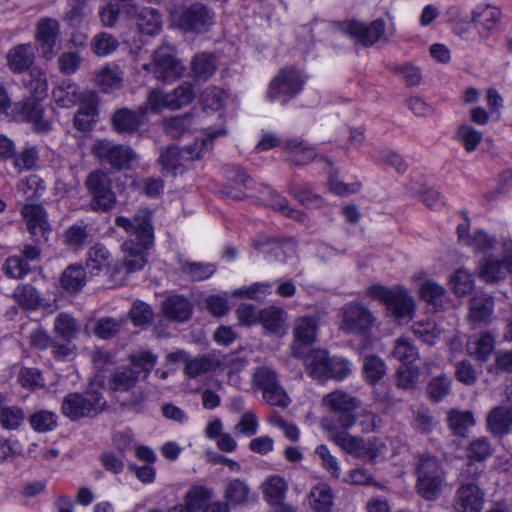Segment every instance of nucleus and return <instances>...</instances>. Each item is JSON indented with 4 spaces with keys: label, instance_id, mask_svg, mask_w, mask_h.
Masks as SVG:
<instances>
[{
    "label": "nucleus",
    "instance_id": "e433bc0d",
    "mask_svg": "<svg viewBox=\"0 0 512 512\" xmlns=\"http://www.w3.org/2000/svg\"><path fill=\"white\" fill-rule=\"evenodd\" d=\"M493 452V445L487 437L482 436L473 439L466 449V457L468 460L466 465L471 464L472 466H476L474 464L475 462L486 461L493 455Z\"/></svg>",
    "mask_w": 512,
    "mask_h": 512
},
{
    "label": "nucleus",
    "instance_id": "de8ad7c7",
    "mask_svg": "<svg viewBox=\"0 0 512 512\" xmlns=\"http://www.w3.org/2000/svg\"><path fill=\"white\" fill-rule=\"evenodd\" d=\"M124 324L123 318L102 317L95 321L93 333L100 339L109 340L117 336Z\"/></svg>",
    "mask_w": 512,
    "mask_h": 512
},
{
    "label": "nucleus",
    "instance_id": "4468645a",
    "mask_svg": "<svg viewBox=\"0 0 512 512\" xmlns=\"http://www.w3.org/2000/svg\"><path fill=\"white\" fill-rule=\"evenodd\" d=\"M60 35L58 20L49 17L40 18L36 23L35 43L41 57L51 60L57 53V42Z\"/></svg>",
    "mask_w": 512,
    "mask_h": 512
},
{
    "label": "nucleus",
    "instance_id": "423d86ee",
    "mask_svg": "<svg viewBox=\"0 0 512 512\" xmlns=\"http://www.w3.org/2000/svg\"><path fill=\"white\" fill-rule=\"evenodd\" d=\"M105 404L106 401L99 391L74 392L64 397L61 412L71 421H78L81 418L98 414L103 410Z\"/></svg>",
    "mask_w": 512,
    "mask_h": 512
},
{
    "label": "nucleus",
    "instance_id": "bf43d9fd",
    "mask_svg": "<svg viewBox=\"0 0 512 512\" xmlns=\"http://www.w3.org/2000/svg\"><path fill=\"white\" fill-rule=\"evenodd\" d=\"M266 205L298 222H304L306 219V215L303 212L290 208L287 199L279 195L276 191L269 192Z\"/></svg>",
    "mask_w": 512,
    "mask_h": 512
},
{
    "label": "nucleus",
    "instance_id": "ddd939ff",
    "mask_svg": "<svg viewBox=\"0 0 512 512\" xmlns=\"http://www.w3.org/2000/svg\"><path fill=\"white\" fill-rule=\"evenodd\" d=\"M91 152L99 161L107 163L117 170L128 167L135 158V153L130 147L108 139L96 141Z\"/></svg>",
    "mask_w": 512,
    "mask_h": 512
},
{
    "label": "nucleus",
    "instance_id": "bb28decb",
    "mask_svg": "<svg viewBox=\"0 0 512 512\" xmlns=\"http://www.w3.org/2000/svg\"><path fill=\"white\" fill-rule=\"evenodd\" d=\"M25 413L16 405H8L7 396L0 393V425L5 430H17L23 424Z\"/></svg>",
    "mask_w": 512,
    "mask_h": 512
},
{
    "label": "nucleus",
    "instance_id": "0e129e2a",
    "mask_svg": "<svg viewBox=\"0 0 512 512\" xmlns=\"http://www.w3.org/2000/svg\"><path fill=\"white\" fill-rule=\"evenodd\" d=\"M182 150L175 145L168 146L159 157V162L164 170L176 173L185 161Z\"/></svg>",
    "mask_w": 512,
    "mask_h": 512
},
{
    "label": "nucleus",
    "instance_id": "5701e85b",
    "mask_svg": "<svg viewBox=\"0 0 512 512\" xmlns=\"http://www.w3.org/2000/svg\"><path fill=\"white\" fill-rule=\"evenodd\" d=\"M35 55L30 43L18 44L7 54V65L13 73L30 71Z\"/></svg>",
    "mask_w": 512,
    "mask_h": 512
},
{
    "label": "nucleus",
    "instance_id": "052dcab7",
    "mask_svg": "<svg viewBox=\"0 0 512 512\" xmlns=\"http://www.w3.org/2000/svg\"><path fill=\"white\" fill-rule=\"evenodd\" d=\"M456 138L467 152H473L483 139V134L468 124H461L456 130Z\"/></svg>",
    "mask_w": 512,
    "mask_h": 512
},
{
    "label": "nucleus",
    "instance_id": "8fccbe9b",
    "mask_svg": "<svg viewBox=\"0 0 512 512\" xmlns=\"http://www.w3.org/2000/svg\"><path fill=\"white\" fill-rule=\"evenodd\" d=\"M286 490V482L279 476L270 477L263 485L264 496L271 505L282 504Z\"/></svg>",
    "mask_w": 512,
    "mask_h": 512
},
{
    "label": "nucleus",
    "instance_id": "f03ea898",
    "mask_svg": "<svg viewBox=\"0 0 512 512\" xmlns=\"http://www.w3.org/2000/svg\"><path fill=\"white\" fill-rule=\"evenodd\" d=\"M483 470L477 466L465 465L458 477V487L453 498L456 512H481L485 503V492L479 480Z\"/></svg>",
    "mask_w": 512,
    "mask_h": 512
},
{
    "label": "nucleus",
    "instance_id": "a211bd4d",
    "mask_svg": "<svg viewBox=\"0 0 512 512\" xmlns=\"http://www.w3.org/2000/svg\"><path fill=\"white\" fill-rule=\"evenodd\" d=\"M147 113L146 105H140L136 110L120 108L111 117L112 128L119 134L132 135L143 125Z\"/></svg>",
    "mask_w": 512,
    "mask_h": 512
},
{
    "label": "nucleus",
    "instance_id": "c03bdc74",
    "mask_svg": "<svg viewBox=\"0 0 512 512\" xmlns=\"http://www.w3.org/2000/svg\"><path fill=\"white\" fill-rule=\"evenodd\" d=\"M191 69L195 79L207 80L217 69L216 58L208 53H199L193 58Z\"/></svg>",
    "mask_w": 512,
    "mask_h": 512
},
{
    "label": "nucleus",
    "instance_id": "7c9ffc66",
    "mask_svg": "<svg viewBox=\"0 0 512 512\" xmlns=\"http://www.w3.org/2000/svg\"><path fill=\"white\" fill-rule=\"evenodd\" d=\"M318 319L314 316H301L295 319L293 335L297 342L312 344L317 335Z\"/></svg>",
    "mask_w": 512,
    "mask_h": 512
},
{
    "label": "nucleus",
    "instance_id": "2eb2a0df",
    "mask_svg": "<svg viewBox=\"0 0 512 512\" xmlns=\"http://www.w3.org/2000/svg\"><path fill=\"white\" fill-rule=\"evenodd\" d=\"M343 31L363 46H373L377 41H387L385 37L386 23L379 18L366 25L359 21H349L343 23Z\"/></svg>",
    "mask_w": 512,
    "mask_h": 512
},
{
    "label": "nucleus",
    "instance_id": "a18cd8bd",
    "mask_svg": "<svg viewBox=\"0 0 512 512\" xmlns=\"http://www.w3.org/2000/svg\"><path fill=\"white\" fill-rule=\"evenodd\" d=\"M31 428L38 433H46L54 430L58 425V416L50 410H38L28 417Z\"/></svg>",
    "mask_w": 512,
    "mask_h": 512
},
{
    "label": "nucleus",
    "instance_id": "69168bd1",
    "mask_svg": "<svg viewBox=\"0 0 512 512\" xmlns=\"http://www.w3.org/2000/svg\"><path fill=\"white\" fill-rule=\"evenodd\" d=\"M451 289L460 297L466 296L474 288V280L471 273L466 269H458L450 280Z\"/></svg>",
    "mask_w": 512,
    "mask_h": 512
},
{
    "label": "nucleus",
    "instance_id": "a878e982",
    "mask_svg": "<svg viewBox=\"0 0 512 512\" xmlns=\"http://www.w3.org/2000/svg\"><path fill=\"white\" fill-rule=\"evenodd\" d=\"M283 149L288 152L289 160L295 165H306L316 158L315 149L299 138L286 140Z\"/></svg>",
    "mask_w": 512,
    "mask_h": 512
},
{
    "label": "nucleus",
    "instance_id": "412c9836",
    "mask_svg": "<svg viewBox=\"0 0 512 512\" xmlns=\"http://www.w3.org/2000/svg\"><path fill=\"white\" fill-rule=\"evenodd\" d=\"M487 430L495 437L503 438L512 432V405L493 407L486 417Z\"/></svg>",
    "mask_w": 512,
    "mask_h": 512
},
{
    "label": "nucleus",
    "instance_id": "c85d7f7f",
    "mask_svg": "<svg viewBox=\"0 0 512 512\" xmlns=\"http://www.w3.org/2000/svg\"><path fill=\"white\" fill-rule=\"evenodd\" d=\"M495 349V337L489 332H484L479 336L470 337L467 342V351L469 355L477 360L485 362Z\"/></svg>",
    "mask_w": 512,
    "mask_h": 512
},
{
    "label": "nucleus",
    "instance_id": "72a5a7b5",
    "mask_svg": "<svg viewBox=\"0 0 512 512\" xmlns=\"http://www.w3.org/2000/svg\"><path fill=\"white\" fill-rule=\"evenodd\" d=\"M86 284V272L81 265H69L61 274L60 285L69 293L79 292Z\"/></svg>",
    "mask_w": 512,
    "mask_h": 512
},
{
    "label": "nucleus",
    "instance_id": "f8f14e48",
    "mask_svg": "<svg viewBox=\"0 0 512 512\" xmlns=\"http://www.w3.org/2000/svg\"><path fill=\"white\" fill-rule=\"evenodd\" d=\"M321 426L331 433L330 439L346 453L358 458L373 460L374 455L364 439L351 435L347 432L348 429L338 430L337 425L328 418L322 419Z\"/></svg>",
    "mask_w": 512,
    "mask_h": 512
},
{
    "label": "nucleus",
    "instance_id": "f257e3e1",
    "mask_svg": "<svg viewBox=\"0 0 512 512\" xmlns=\"http://www.w3.org/2000/svg\"><path fill=\"white\" fill-rule=\"evenodd\" d=\"M151 218V212L144 208L138 210L132 218L119 216L115 219V224L129 234V238L122 244L124 259L117 262L120 273L139 271L147 263V250L154 242Z\"/></svg>",
    "mask_w": 512,
    "mask_h": 512
},
{
    "label": "nucleus",
    "instance_id": "603ef678",
    "mask_svg": "<svg viewBox=\"0 0 512 512\" xmlns=\"http://www.w3.org/2000/svg\"><path fill=\"white\" fill-rule=\"evenodd\" d=\"M285 311L282 308L271 306L260 311V320L265 330L276 333L281 330L285 322Z\"/></svg>",
    "mask_w": 512,
    "mask_h": 512
},
{
    "label": "nucleus",
    "instance_id": "ea45409f",
    "mask_svg": "<svg viewBox=\"0 0 512 512\" xmlns=\"http://www.w3.org/2000/svg\"><path fill=\"white\" fill-rule=\"evenodd\" d=\"M507 272L504 259L499 260L492 257L484 258L479 268L480 278L487 283H493L503 279Z\"/></svg>",
    "mask_w": 512,
    "mask_h": 512
},
{
    "label": "nucleus",
    "instance_id": "4c0bfd02",
    "mask_svg": "<svg viewBox=\"0 0 512 512\" xmlns=\"http://www.w3.org/2000/svg\"><path fill=\"white\" fill-rule=\"evenodd\" d=\"M53 330L56 336L65 342H71L80 332V325L68 313H60L54 320Z\"/></svg>",
    "mask_w": 512,
    "mask_h": 512
},
{
    "label": "nucleus",
    "instance_id": "4be33fe9",
    "mask_svg": "<svg viewBox=\"0 0 512 512\" xmlns=\"http://www.w3.org/2000/svg\"><path fill=\"white\" fill-rule=\"evenodd\" d=\"M224 362L214 353L203 354L185 360L184 373L189 378H199L216 371Z\"/></svg>",
    "mask_w": 512,
    "mask_h": 512
},
{
    "label": "nucleus",
    "instance_id": "f3484780",
    "mask_svg": "<svg viewBox=\"0 0 512 512\" xmlns=\"http://www.w3.org/2000/svg\"><path fill=\"white\" fill-rule=\"evenodd\" d=\"M385 306L390 316L405 323L413 318L416 310L414 298L404 287H394Z\"/></svg>",
    "mask_w": 512,
    "mask_h": 512
},
{
    "label": "nucleus",
    "instance_id": "0eeeda50",
    "mask_svg": "<svg viewBox=\"0 0 512 512\" xmlns=\"http://www.w3.org/2000/svg\"><path fill=\"white\" fill-rule=\"evenodd\" d=\"M339 317V329L351 335L368 333L376 322V317L372 311L357 301L345 304L341 309Z\"/></svg>",
    "mask_w": 512,
    "mask_h": 512
},
{
    "label": "nucleus",
    "instance_id": "473e14b6",
    "mask_svg": "<svg viewBox=\"0 0 512 512\" xmlns=\"http://www.w3.org/2000/svg\"><path fill=\"white\" fill-rule=\"evenodd\" d=\"M330 357L325 350H314L307 358V372L313 379L324 381L329 379Z\"/></svg>",
    "mask_w": 512,
    "mask_h": 512
},
{
    "label": "nucleus",
    "instance_id": "393cba45",
    "mask_svg": "<svg viewBox=\"0 0 512 512\" xmlns=\"http://www.w3.org/2000/svg\"><path fill=\"white\" fill-rule=\"evenodd\" d=\"M40 100L27 99L20 104L19 116L33 124L34 128L40 132L50 130V122L43 117V108L39 104Z\"/></svg>",
    "mask_w": 512,
    "mask_h": 512
},
{
    "label": "nucleus",
    "instance_id": "3c124183",
    "mask_svg": "<svg viewBox=\"0 0 512 512\" xmlns=\"http://www.w3.org/2000/svg\"><path fill=\"white\" fill-rule=\"evenodd\" d=\"M29 79L24 80L25 86L30 90L32 99L42 100L47 95V79L46 75L37 67L30 69L28 73Z\"/></svg>",
    "mask_w": 512,
    "mask_h": 512
},
{
    "label": "nucleus",
    "instance_id": "79ce46f5",
    "mask_svg": "<svg viewBox=\"0 0 512 512\" xmlns=\"http://www.w3.org/2000/svg\"><path fill=\"white\" fill-rule=\"evenodd\" d=\"M196 126L194 116L187 113L181 116H174L163 122L164 131L172 138H179Z\"/></svg>",
    "mask_w": 512,
    "mask_h": 512
},
{
    "label": "nucleus",
    "instance_id": "774afa93",
    "mask_svg": "<svg viewBox=\"0 0 512 512\" xmlns=\"http://www.w3.org/2000/svg\"><path fill=\"white\" fill-rule=\"evenodd\" d=\"M118 40L109 33L97 34L91 41L92 51L98 56H107L117 50Z\"/></svg>",
    "mask_w": 512,
    "mask_h": 512
},
{
    "label": "nucleus",
    "instance_id": "e2e57ef3",
    "mask_svg": "<svg viewBox=\"0 0 512 512\" xmlns=\"http://www.w3.org/2000/svg\"><path fill=\"white\" fill-rule=\"evenodd\" d=\"M467 245L476 252L487 253L496 247L497 239L485 230L477 229L473 232L471 238H467Z\"/></svg>",
    "mask_w": 512,
    "mask_h": 512
},
{
    "label": "nucleus",
    "instance_id": "58836bf2",
    "mask_svg": "<svg viewBox=\"0 0 512 512\" xmlns=\"http://www.w3.org/2000/svg\"><path fill=\"white\" fill-rule=\"evenodd\" d=\"M448 424L452 433L465 437L469 429L475 425L474 414L471 411L453 409L448 413Z\"/></svg>",
    "mask_w": 512,
    "mask_h": 512
},
{
    "label": "nucleus",
    "instance_id": "5fc2aeb1",
    "mask_svg": "<svg viewBox=\"0 0 512 512\" xmlns=\"http://www.w3.org/2000/svg\"><path fill=\"white\" fill-rule=\"evenodd\" d=\"M249 493L250 489L245 481L233 479L227 484L224 496L231 505L238 506L248 502Z\"/></svg>",
    "mask_w": 512,
    "mask_h": 512
},
{
    "label": "nucleus",
    "instance_id": "6e6552de",
    "mask_svg": "<svg viewBox=\"0 0 512 512\" xmlns=\"http://www.w3.org/2000/svg\"><path fill=\"white\" fill-rule=\"evenodd\" d=\"M322 402L334 414L340 428L350 429L356 424V410L361 406V401L357 397L342 390H335L324 396Z\"/></svg>",
    "mask_w": 512,
    "mask_h": 512
},
{
    "label": "nucleus",
    "instance_id": "2f4dec72",
    "mask_svg": "<svg viewBox=\"0 0 512 512\" xmlns=\"http://www.w3.org/2000/svg\"><path fill=\"white\" fill-rule=\"evenodd\" d=\"M494 308L492 297L484 293L476 294L470 300L469 319L473 323L486 322Z\"/></svg>",
    "mask_w": 512,
    "mask_h": 512
},
{
    "label": "nucleus",
    "instance_id": "4d7b16f0",
    "mask_svg": "<svg viewBox=\"0 0 512 512\" xmlns=\"http://www.w3.org/2000/svg\"><path fill=\"white\" fill-rule=\"evenodd\" d=\"M168 93L170 97V101H168L170 104V110H177L190 104L195 97L193 85L188 82H183Z\"/></svg>",
    "mask_w": 512,
    "mask_h": 512
},
{
    "label": "nucleus",
    "instance_id": "9d476101",
    "mask_svg": "<svg viewBox=\"0 0 512 512\" xmlns=\"http://www.w3.org/2000/svg\"><path fill=\"white\" fill-rule=\"evenodd\" d=\"M255 385L262 391L263 398L273 406L287 407L290 398L279 381L277 372L269 366L258 367L253 375Z\"/></svg>",
    "mask_w": 512,
    "mask_h": 512
},
{
    "label": "nucleus",
    "instance_id": "39448f33",
    "mask_svg": "<svg viewBox=\"0 0 512 512\" xmlns=\"http://www.w3.org/2000/svg\"><path fill=\"white\" fill-rule=\"evenodd\" d=\"M171 22L185 32L205 33L215 22V13L207 5L197 2L171 12Z\"/></svg>",
    "mask_w": 512,
    "mask_h": 512
},
{
    "label": "nucleus",
    "instance_id": "cd10ccee",
    "mask_svg": "<svg viewBox=\"0 0 512 512\" xmlns=\"http://www.w3.org/2000/svg\"><path fill=\"white\" fill-rule=\"evenodd\" d=\"M226 134L224 128L211 129L209 128L206 134V138L196 139L192 144L181 149L183 155H185V161H192L203 157L204 152L211 148L212 142L215 138Z\"/></svg>",
    "mask_w": 512,
    "mask_h": 512
},
{
    "label": "nucleus",
    "instance_id": "dca6fc26",
    "mask_svg": "<svg viewBox=\"0 0 512 512\" xmlns=\"http://www.w3.org/2000/svg\"><path fill=\"white\" fill-rule=\"evenodd\" d=\"M471 17L478 38L485 41L496 32L502 19V12L495 6L480 4L472 9Z\"/></svg>",
    "mask_w": 512,
    "mask_h": 512
},
{
    "label": "nucleus",
    "instance_id": "f704fd0d",
    "mask_svg": "<svg viewBox=\"0 0 512 512\" xmlns=\"http://www.w3.org/2000/svg\"><path fill=\"white\" fill-rule=\"evenodd\" d=\"M332 488L325 483L314 486L309 494V504L316 512H329L333 506Z\"/></svg>",
    "mask_w": 512,
    "mask_h": 512
},
{
    "label": "nucleus",
    "instance_id": "680f3d73",
    "mask_svg": "<svg viewBox=\"0 0 512 512\" xmlns=\"http://www.w3.org/2000/svg\"><path fill=\"white\" fill-rule=\"evenodd\" d=\"M412 331L423 342L433 345L441 334V330L437 327L433 320H421L412 325Z\"/></svg>",
    "mask_w": 512,
    "mask_h": 512
},
{
    "label": "nucleus",
    "instance_id": "aec40b11",
    "mask_svg": "<svg viewBox=\"0 0 512 512\" xmlns=\"http://www.w3.org/2000/svg\"><path fill=\"white\" fill-rule=\"evenodd\" d=\"M86 266L93 275L104 271L110 277H114L120 273L118 263L111 264V254L101 244H96L90 248L86 259Z\"/></svg>",
    "mask_w": 512,
    "mask_h": 512
},
{
    "label": "nucleus",
    "instance_id": "20e7f679",
    "mask_svg": "<svg viewBox=\"0 0 512 512\" xmlns=\"http://www.w3.org/2000/svg\"><path fill=\"white\" fill-rule=\"evenodd\" d=\"M418 494L425 500H436L442 490L445 474L440 461L430 455H422L416 468Z\"/></svg>",
    "mask_w": 512,
    "mask_h": 512
},
{
    "label": "nucleus",
    "instance_id": "338daca9",
    "mask_svg": "<svg viewBox=\"0 0 512 512\" xmlns=\"http://www.w3.org/2000/svg\"><path fill=\"white\" fill-rule=\"evenodd\" d=\"M393 355L404 365L412 364L419 357L418 349L405 337L397 339Z\"/></svg>",
    "mask_w": 512,
    "mask_h": 512
},
{
    "label": "nucleus",
    "instance_id": "1a4fd4ad",
    "mask_svg": "<svg viewBox=\"0 0 512 512\" xmlns=\"http://www.w3.org/2000/svg\"><path fill=\"white\" fill-rule=\"evenodd\" d=\"M305 80L306 77L300 70L285 67L271 80L267 99L271 102L283 99V103H286L303 89Z\"/></svg>",
    "mask_w": 512,
    "mask_h": 512
},
{
    "label": "nucleus",
    "instance_id": "c9c22d12",
    "mask_svg": "<svg viewBox=\"0 0 512 512\" xmlns=\"http://www.w3.org/2000/svg\"><path fill=\"white\" fill-rule=\"evenodd\" d=\"M140 378V372L134 368L123 367L117 369L112 375L109 386L116 392H126L134 388Z\"/></svg>",
    "mask_w": 512,
    "mask_h": 512
},
{
    "label": "nucleus",
    "instance_id": "a19ab883",
    "mask_svg": "<svg viewBox=\"0 0 512 512\" xmlns=\"http://www.w3.org/2000/svg\"><path fill=\"white\" fill-rule=\"evenodd\" d=\"M96 82L104 92H111L121 88L123 72L116 65H107L97 72Z\"/></svg>",
    "mask_w": 512,
    "mask_h": 512
},
{
    "label": "nucleus",
    "instance_id": "13d9d810",
    "mask_svg": "<svg viewBox=\"0 0 512 512\" xmlns=\"http://www.w3.org/2000/svg\"><path fill=\"white\" fill-rule=\"evenodd\" d=\"M421 298L435 308L443 307L445 289L433 280H427L421 284L419 289Z\"/></svg>",
    "mask_w": 512,
    "mask_h": 512
},
{
    "label": "nucleus",
    "instance_id": "37998d69",
    "mask_svg": "<svg viewBox=\"0 0 512 512\" xmlns=\"http://www.w3.org/2000/svg\"><path fill=\"white\" fill-rule=\"evenodd\" d=\"M97 114L96 103L89 99L77 110L73 120L74 127L82 132L91 130L97 121Z\"/></svg>",
    "mask_w": 512,
    "mask_h": 512
},
{
    "label": "nucleus",
    "instance_id": "c756f323",
    "mask_svg": "<svg viewBox=\"0 0 512 512\" xmlns=\"http://www.w3.org/2000/svg\"><path fill=\"white\" fill-rule=\"evenodd\" d=\"M55 102L63 108H70L86 102L85 94L74 83H62L53 91Z\"/></svg>",
    "mask_w": 512,
    "mask_h": 512
},
{
    "label": "nucleus",
    "instance_id": "49530a36",
    "mask_svg": "<svg viewBox=\"0 0 512 512\" xmlns=\"http://www.w3.org/2000/svg\"><path fill=\"white\" fill-rule=\"evenodd\" d=\"M136 24L141 33L155 35L162 27L161 16L158 11L145 8L138 13Z\"/></svg>",
    "mask_w": 512,
    "mask_h": 512
},
{
    "label": "nucleus",
    "instance_id": "864d4df0",
    "mask_svg": "<svg viewBox=\"0 0 512 512\" xmlns=\"http://www.w3.org/2000/svg\"><path fill=\"white\" fill-rule=\"evenodd\" d=\"M181 271L192 281H202L210 278L215 273L216 267L211 263L182 261Z\"/></svg>",
    "mask_w": 512,
    "mask_h": 512
},
{
    "label": "nucleus",
    "instance_id": "7ed1b4c3",
    "mask_svg": "<svg viewBox=\"0 0 512 512\" xmlns=\"http://www.w3.org/2000/svg\"><path fill=\"white\" fill-rule=\"evenodd\" d=\"M143 69L164 83H171L181 78L185 66L176 56V49L168 42H163L151 55V62L143 64Z\"/></svg>",
    "mask_w": 512,
    "mask_h": 512
},
{
    "label": "nucleus",
    "instance_id": "b1692460",
    "mask_svg": "<svg viewBox=\"0 0 512 512\" xmlns=\"http://www.w3.org/2000/svg\"><path fill=\"white\" fill-rule=\"evenodd\" d=\"M162 311L168 319L175 322H184L192 314V304L183 296L173 295L163 301Z\"/></svg>",
    "mask_w": 512,
    "mask_h": 512
},
{
    "label": "nucleus",
    "instance_id": "09e8293b",
    "mask_svg": "<svg viewBox=\"0 0 512 512\" xmlns=\"http://www.w3.org/2000/svg\"><path fill=\"white\" fill-rule=\"evenodd\" d=\"M212 498V491L204 486L191 487L184 498V507L189 512H197L203 510L205 503Z\"/></svg>",
    "mask_w": 512,
    "mask_h": 512
},
{
    "label": "nucleus",
    "instance_id": "6ab92c4d",
    "mask_svg": "<svg viewBox=\"0 0 512 512\" xmlns=\"http://www.w3.org/2000/svg\"><path fill=\"white\" fill-rule=\"evenodd\" d=\"M27 229L36 242L46 241L50 232L47 213L41 205L26 204L21 210Z\"/></svg>",
    "mask_w": 512,
    "mask_h": 512
},
{
    "label": "nucleus",
    "instance_id": "9b49d317",
    "mask_svg": "<svg viewBox=\"0 0 512 512\" xmlns=\"http://www.w3.org/2000/svg\"><path fill=\"white\" fill-rule=\"evenodd\" d=\"M109 175L101 170L91 172L85 185L92 195L91 207L95 211H108L116 203V195L111 189Z\"/></svg>",
    "mask_w": 512,
    "mask_h": 512
},
{
    "label": "nucleus",
    "instance_id": "6e6d98bb",
    "mask_svg": "<svg viewBox=\"0 0 512 512\" xmlns=\"http://www.w3.org/2000/svg\"><path fill=\"white\" fill-rule=\"evenodd\" d=\"M363 372L370 384H376L386 374L385 362L376 355H368L363 360Z\"/></svg>",
    "mask_w": 512,
    "mask_h": 512
}]
</instances>
